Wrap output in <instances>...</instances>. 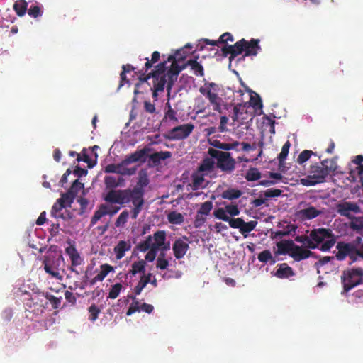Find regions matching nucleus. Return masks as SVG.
I'll list each match as a JSON object with an SVG mask.
<instances>
[{"mask_svg": "<svg viewBox=\"0 0 363 363\" xmlns=\"http://www.w3.org/2000/svg\"><path fill=\"white\" fill-rule=\"evenodd\" d=\"M145 60L146 62L145 63V67L138 71L139 82L135 84L134 94L136 95L139 93L138 88L140 85L147 84L150 87V90L152 91V98L157 101L158 93L163 91L165 85H167L168 83L167 72L165 74V71L167 68V63L169 61L167 60V61L160 62L155 67V69L147 74L148 69L152 68L155 63L152 62V61L147 57L145 58Z\"/></svg>", "mask_w": 363, "mask_h": 363, "instance_id": "obj_1", "label": "nucleus"}, {"mask_svg": "<svg viewBox=\"0 0 363 363\" xmlns=\"http://www.w3.org/2000/svg\"><path fill=\"white\" fill-rule=\"evenodd\" d=\"M184 53V51L183 50H179L174 53V55H172L168 57V61L172 62L170 68L167 70V91L169 92L174 82L177 80L179 74L187 66L190 67L196 76H204L203 67L197 61L199 58L198 56L195 57L194 59L188 60L182 66L179 65L178 62L184 60L186 57Z\"/></svg>", "mask_w": 363, "mask_h": 363, "instance_id": "obj_2", "label": "nucleus"}, {"mask_svg": "<svg viewBox=\"0 0 363 363\" xmlns=\"http://www.w3.org/2000/svg\"><path fill=\"white\" fill-rule=\"evenodd\" d=\"M259 43V39L252 38L247 41L242 38L233 45H223L221 48L222 55L223 57L230 55L229 59L230 61L243 52H245V56H255L258 50L261 49Z\"/></svg>", "mask_w": 363, "mask_h": 363, "instance_id": "obj_3", "label": "nucleus"}, {"mask_svg": "<svg viewBox=\"0 0 363 363\" xmlns=\"http://www.w3.org/2000/svg\"><path fill=\"white\" fill-rule=\"evenodd\" d=\"M311 242L315 245L312 250L319 248L322 252L330 251L336 242L335 236L329 228H314L310 231Z\"/></svg>", "mask_w": 363, "mask_h": 363, "instance_id": "obj_4", "label": "nucleus"}, {"mask_svg": "<svg viewBox=\"0 0 363 363\" xmlns=\"http://www.w3.org/2000/svg\"><path fill=\"white\" fill-rule=\"evenodd\" d=\"M363 269L361 267L352 268L343 271L341 276V283L343 290L342 294L347 293L352 289L362 284Z\"/></svg>", "mask_w": 363, "mask_h": 363, "instance_id": "obj_5", "label": "nucleus"}, {"mask_svg": "<svg viewBox=\"0 0 363 363\" xmlns=\"http://www.w3.org/2000/svg\"><path fill=\"white\" fill-rule=\"evenodd\" d=\"M220 90L218 84L215 82H205L200 86L199 91L204 96L213 106V109L216 111H221L222 99L218 96Z\"/></svg>", "mask_w": 363, "mask_h": 363, "instance_id": "obj_6", "label": "nucleus"}, {"mask_svg": "<svg viewBox=\"0 0 363 363\" xmlns=\"http://www.w3.org/2000/svg\"><path fill=\"white\" fill-rule=\"evenodd\" d=\"M208 154L214 159L217 160V167L224 172H231L235 167V160L229 152H223L216 149L210 147Z\"/></svg>", "mask_w": 363, "mask_h": 363, "instance_id": "obj_7", "label": "nucleus"}, {"mask_svg": "<svg viewBox=\"0 0 363 363\" xmlns=\"http://www.w3.org/2000/svg\"><path fill=\"white\" fill-rule=\"evenodd\" d=\"M336 169V163L333 160H324L320 164H316L311 167L310 173L319 182L323 183L330 172Z\"/></svg>", "mask_w": 363, "mask_h": 363, "instance_id": "obj_8", "label": "nucleus"}, {"mask_svg": "<svg viewBox=\"0 0 363 363\" xmlns=\"http://www.w3.org/2000/svg\"><path fill=\"white\" fill-rule=\"evenodd\" d=\"M132 198L130 189L123 190L111 189L104 196V200L110 203L123 205L130 202Z\"/></svg>", "mask_w": 363, "mask_h": 363, "instance_id": "obj_9", "label": "nucleus"}, {"mask_svg": "<svg viewBox=\"0 0 363 363\" xmlns=\"http://www.w3.org/2000/svg\"><path fill=\"white\" fill-rule=\"evenodd\" d=\"M194 125L186 123L176 126L168 131L165 138L169 140H181L187 138L193 132Z\"/></svg>", "mask_w": 363, "mask_h": 363, "instance_id": "obj_10", "label": "nucleus"}, {"mask_svg": "<svg viewBox=\"0 0 363 363\" xmlns=\"http://www.w3.org/2000/svg\"><path fill=\"white\" fill-rule=\"evenodd\" d=\"M150 180L145 170L140 171L136 185L130 189L133 197L144 199L145 188L149 184Z\"/></svg>", "mask_w": 363, "mask_h": 363, "instance_id": "obj_11", "label": "nucleus"}, {"mask_svg": "<svg viewBox=\"0 0 363 363\" xmlns=\"http://www.w3.org/2000/svg\"><path fill=\"white\" fill-rule=\"evenodd\" d=\"M357 247L356 239L352 242H339L336 245L337 252L335 255L337 259L340 261L344 260L349 255L357 253Z\"/></svg>", "mask_w": 363, "mask_h": 363, "instance_id": "obj_12", "label": "nucleus"}, {"mask_svg": "<svg viewBox=\"0 0 363 363\" xmlns=\"http://www.w3.org/2000/svg\"><path fill=\"white\" fill-rule=\"evenodd\" d=\"M188 241L189 238L185 235L176 239L172 245V250L176 259H180L185 256L189 249Z\"/></svg>", "mask_w": 363, "mask_h": 363, "instance_id": "obj_13", "label": "nucleus"}, {"mask_svg": "<svg viewBox=\"0 0 363 363\" xmlns=\"http://www.w3.org/2000/svg\"><path fill=\"white\" fill-rule=\"evenodd\" d=\"M314 253L308 248H304L295 244L291 253H290V257H292L294 261L300 262L312 257Z\"/></svg>", "mask_w": 363, "mask_h": 363, "instance_id": "obj_14", "label": "nucleus"}, {"mask_svg": "<svg viewBox=\"0 0 363 363\" xmlns=\"http://www.w3.org/2000/svg\"><path fill=\"white\" fill-rule=\"evenodd\" d=\"M66 254L69 256L71 260V267L70 269L72 272H74V267L81 265L83 262V259L81 257L79 253L78 252L77 248L74 245H69L65 249Z\"/></svg>", "mask_w": 363, "mask_h": 363, "instance_id": "obj_15", "label": "nucleus"}, {"mask_svg": "<svg viewBox=\"0 0 363 363\" xmlns=\"http://www.w3.org/2000/svg\"><path fill=\"white\" fill-rule=\"evenodd\" d=\"M274 275L279 279H288L295 275L294 269L286 263H281L277 265V269Z\"/></svg>", "mask_w": 363, "mask_h": 363, "instance_id": "obj_16", "label": "nucleus"}, {"mask_svg": "<svg viewBox=\"0 0 363 363\" xmlns=\"http://www.w3.org/2000/svg\"><path fill=\"white\" fill-rule=\"evenodd\" d=\"M130 249L131 244L130 241L120 240L113 249L116 259H121L125 256V252L130 250Z\"/></svg>", "mask_w": 363, "mask_h": 363, "instance_id": "obj_17", "label": "nucleus"}, {"mask_svg": "<svg viewBox=\"0 0 363 363\" xmlns=\"http://www.w3.org/2000/svg\"><path fill=\"white\" fill-rule=\"evenodd\" d=\"M295 243L292 240H283L277 242V250L275 252L277 255H286L290 256Z\"/></svg>", "mask_w": 363, "mask_h": 363, "instance_id": "obj_18", "label": "nucleus"}, {"mask_svg": "<svg viewBox=\"0 0 363 363\" xmlns=\"http://www.w3.org/2000/svg\"><path fill=\"white\" fill-rule=\"evenodd\" d=\"M322 213L323 211L321 210H318L315 207L312 206L301 209L298 211V216L302 220H311L318 217Z\"/></svg>", "mask_w": 363, "mask_h": 363, "instance_id": "obj_19", "label": "nucleus"}, {"mask_svg": "<svg viewBox=\"0 0 363 363\" xmlns=\"http://www.w3.org/2000/svg\"><path fill=\"white\" fill-rule=\"evenodd\" d=\"M358 209L359 208L356 204L350 202H344L337 206L338 213L346 217H350L351 212H357Z\"/></svg>", "mask_w": 363, "mask_h": 363, "instance_id": "obj_20", "label": "nucleus"}, {"mask_svg": "<svg viewBox=\"0 0 363 363\" xmlns=\"http://www.w3.org/2000/svg\"><path fill=\"white\" fill-rule=\"evenodd\" d=\"M146 155V150L142 149L140 150H137L133 153L126 156V157L123 160V164H130L137 162H144L145 156Z\"/></svg>", "mask_w": 363, "mask_h": 363, "instance_id": "obj_21", "label": "nucleus"}, {"mask_svg": "<svg viewBox=\"0 0 363 363\" xmlns=\"http://www.w3.org/2000/svg\"><path fill=\"white\" fill-rule=\"evenodd\" d=\"M172 157V152L169 151H160L151 154L149 156L150 161L152 162L154 166H157L160 164L162 160H165Z\"/></svg>", "mask_w": 363, "mask_h": 363, "instance_id": "obj_22", "label": "nucleus"}, {"mask_svg": "<svg viewBox=\"0 0 363 363\" xmlns=\"http://www.w3.org/2000/svg\"><path fill=\"white\" fill-rule=\"evenodd\" d=\"M213 159L211 157L203 158L197 169L198 173L204 174L213 171L215 167V162Z\"/></svg>", "mask_w": 363, "mask_h": 363, "instance_id": "obj_23", "label": "nucleus"}, {"mask_svg": "<svg viewBox=\"0 0 363 363\" xmlns=\"http://www.w3.org/2000/svg\"><path fill=\"white\" fill-rule=\"evenodd\" d=\"M154 239L152 242V247L156 250H160L165 244L166 241V233L164 230H157L152 236Z\"/></svg>", "mask_w": 363, "mask_h": 363, "instance_id": "obj_24", "label": "nucleus"}, {"mask_svg": "<svg viewBox=\"0 0 363 363\" xmlns=\"http://www.w3.org/2000/svg\"><path fill=\"white\" fill-rule=\"evenodd\" d=\"M124 179L121 177H115L113 176H106L104 177V184L107 188H116L122 186L124 184Z\"/></svg>", "mask_w": 363, "mask_h": 363, "instance_id": "obj_25", "label": "nucleus"}, {"mask_svg": "<svg viewBox=\"0 0 363 363\" xmlns=\"http://www.w3.org/2000/svg\"><path fill=\"white\" fill-rule=\"evenodd\" d=\"M106 204L102 203L99 206L91 218L90 227H93L104 216L107 215Z\"/></svg>", "mask_w": 363, "mask_h": 363, "instance_id": "obj_26", "label": "nucleus"}, {"mask_svg": "<svg viewBox=\"0 0 363 363\" xmlns=\"http://www.w3.org/2000/svg\"><path fill=\"white\" fill-rule=\"evenodd\" d=\"M130 202H132L134 206L133 208L131 210V218L133 219H136L138 214L140 213L143 208L145 200L144 199L133 197L130 200Z\"/></svg>", "mask_w": 363, "mask_h": 363, "instance_id": "obj_27", "label": "nucleus"}, {"mask_svg": "<svg viewBox=\"0 0 363 363\" xmlns=\"http://www.w3.org/2000/svg\"><path fill=\"white\" fill-rule=\"evenodd\" d=\"M151 277V273H148L147 274H143V276H141L140 281L134 288V293L135 296L140 294L143 289L147 286L148 283L150 282Z\"/></svg>", "mask_w": 363, "mask_h": 363, "instance_id": "obj_28", "label": "nucleus"}, {"mask_svg": "<svg viewBox=\"0 0 363 363\" xmlns=\"http://www.w3.org/2000/svg\"><path fill=\"white\" fill-rule=\"evenodd\" d=\"M242 194V191L233 188H229L223 191L220 196L224 199L232 201L240 198Z\"/></svg>", "mask_w": 363, "mask_h": 363, "instance_id": "obj_29", "label": "nucleus"}, {"mask_svg": "<svg viewBox=\"0 0 363 363\" xmlns=\"http://www.w3.org/2000/svg\"><path fill=\"white\" fill-rule=\"evenodd\" d=\"M146 262L144 259H140L138 262H134L131 265V269L129 273L135 276L138 273H143L145 274Z\"/></svg>", "mask_w": 363, "mask_h": 363, "instance_id": "obj_30", "label": "nucleus"}, {"mask_svg": "<svg viewBox=\"0 0 363 363\" xmlns=\"http://www.w3.org/2000/svg\"><path fill=\"white\" fill-rule=\"evenodd\" d=\"M65 208V206L60 202L59 199H57L56 202L52 207L51 216L56 218H61L62 219H65L66 217L61 213L62 210Z\"/></svg>", "mask_w": 363, "mask_h": 363, "instance_id": "obj_31", "label": "nucleus"}, {"mask_svg": "<svg viewBox=\"0 0 363 363\" xmlns=\"http://www.w3.org/2000/svg\"><path fill=\"white\" fill-rule=\"evenodd\" d=\"M28 9V3L25 0H17L13 4V10L16 14L21 17L26 14Z\"/></svg>", "mask_w": 363, "mask_h": 363, "instance_id": "obj_32", "label": "nucleus"}, {"mask_svg": "<svg viewBox=\"0 0 363 363\" xmlns=\"http://www.w3.org/2000/svg\"><path fill=\"white\" fill-rule=\"evenodd\" d=\"M167 220L172 224L181 225L184 223V218L181 213L174 211L168 213Z\"/></svg>", "mask_w": 363, "mask_h": 363, "instance_id": "obj_33", "label": "nucleus"}, {"mask_svg": "<svg viewBox=\"0 0 363 363\" xmlns=\"http://www.w3.org/2000/svg\"><path fill=\"white\" fill-rule=\"evenodd\" d=\"M204 175L205 174L203 173L199 174L198 172L192 174V183L191 186L193 190H198L202 187L204 182Z\"/></svg>", "mask_w": 363, "mask_h": 363, "instance_id": "obj_34", "label": "nucleus"}, {"mask_svg": "<svg viewBox=\"0 0 363 363\" xmlns=\"http://www.w3.org/2000/svg\"><path fill=\"white\" fill-rule=\"evenodd\" d=\"M239 142L235 141L231 143H221L218 140H215L213 143V145L218 149L224 150H230L235 149L239 145Z\"/></svg>", "mask_w": 363, "mask_h": 363, "instance_id": "obj_35", "label": "nucleus"}, {"mask_svg": "<svg viewBox=\"0 0 363 363\" xmlns=\"http://www.w3.org/2000/svg\"><path fill=\"white\" fill-rule=\"evenodd\" d=\"M257 258L259 262L263 263L270 262L271 264H274L276 262L275 258L272 257V253L269 250L262 251L258 255Z\"/></svg>", "mask_w": 363, "mask_h": 363, "instance_id": "obj_36", "label": "nucleus"}, {"mask_svg": "<svg viewBox=\"0 0 363 363\" xmlns=\"http://www.w3.org/2000/svg\"><path fill=\"white\" fill-rule=\"evenodd\" d=\"M257 221L256 220H251L250 222H245L243 221V224L242 225V228H240V233L243 235L245 237L247 236V234L252 231L257 226Z\"/></svg>", "mask_w": 363, "mask_h": 363, "instance_id": "obj_37", "label": "nucleus"}, {"mask_svg": "<svg viewBox=\"0 0 363 363\" xmlns=\"http://www.w3.org/2000/svg\"><path fill=\"white\" fill-rule=\"evenodd\" d=\"M152 247V237L151 235H149L146 238V239L142 242H140L137 245V249L140 250V252H146L147 250H150V249Z\"/></svg>", "mask_w": 363, "mask_h": 363, "instance_id": "obj_38", "label": "nucleus"}, {"mask_svg": "<svg viewBox=\"0 0 363 363\" xmlns=\"http://www.w3.org/2000/svg\"><path fill=\"white\" fill-rule=\"evenodd\" d=\"M74 198L75 196H73V194L67 191V192L62 194L61 197L58 199L65 206V207H70Z\"/></svg>", "mask_w": 363, "mask_h": 363, "instance_id": "obj_39", "label": "nucleus"}, {"mask_svg": "<svg viewBox=\"0 0 363 363\" xmlns=\"http://www.w3.org/2000/svg\"><path fill=\"white\" fill-rule=\"evenodd\" d=\"M290 147L291 143L289 140H287L282 146L281 151L278 156L279 166H282L283 163L284 162V160L289 154Z\"/></svg>", "mask_w": 363, "mask_h": 363, "instance_id": "obj_40", "label": "nucleus"}, {"mask_svg": "<svg viewBox=\"0 0 363 363\" xmlns=\"http://www.w3.org/2000/svg\"><path fill=\"white\" fill-rule=\"evenodd\" d=\"M129 298L132 299V303H130L126 315L128 316L131 315L132 314L135 313L137 311H140V303L136 299L135 296H129Z\"/></svg>", "mask_w": 363, "mask_h": 363, "instance_id": "obj_41", "label": "nucleus"}, {"mask_svg": "<svg viewBox=\"0 0 363 363\" xmlns=\"http://www.w3.org/2000/svg\"><path fill=\"white\" fill-rule=\"evenodd\" d=\"M295 240L297 242L302 243L304 247L308 249H311V247H315V245L313 244L312 242H311V237L310 234L308 235H297L295 238Z\"/></svg>", "mask_w": 363, "mask_h": 363, "instance_id": "obj_42", "label": "nucleus"}, {"mask_svg": "<svg viewBox=\"0 0 363 363\" xmlns=\"http://www.w3.org/2000/svg\"><path fill=\"white\" fill-rule=\"evenodd\" d=\"M213 216L219 220L228 222L230 219V216H228L227 211L225 207V208H218L214 210Z\"/></svg>", "mask_w": 363, "mask_h": 363, "instance_id": "obj_43", "label": "nucleus"}, {"mask_svg": "<svg viewBox=\"0 0 363 363\" xmlns=\"http://www.w3.org/2000/svg\"><path fill=\"white\" fill-rule=\"evenodd\" d=\"M43 296L46 299H48L50 301V303L52 305V307L54 309H57L60 308L61 301L62 300V297L57 298L48 293L43 294Z\"/></svg>", "mask_w": 363, "mask_h": 363, "instance_id": "obj_44", "label": "nucleus"}, {"mask_svg": "<svg viewBox=\"0 0 363 363\" xmlns=\"http://www.w3.org/2000/svg\"><path fill=\"white\" fill-rule=\"evenodd\" d=\"M128 164H123V161L118 164V174L121 175H128L131 176L135 174L136 172V167L127 168Z\"/></svg>", "mask_w": 363, "mask_h": 363, "instance_id": "obj_45", "label": "nucleus"}, {"mask_svg": "<svg viewBox=\"0 0 363 363\" xmlns=\"http://www.w3.org/2000/svg\"><path fill=\"white\" fill-rule=\"evenodd\" d=\"M128 217L129 212L127 210L122 211L115 222L116 227H123L127 223Z\"/></svg>", "mask_w": 363, "mask_h": 363, "instance_id": "obj_46", "label": "nucleus"}, {"mask_svg": "<svg viewBox=\"0 0 363 363\" xmlns=\"http://www.w3.org/2000/svg\"><path fill=\"white\" fill-rule=\"evenodd\" d=\"M261 177V174L257 168L250 169L245 176L247 181L254 182L257 181Z\"/></svg>", "mask_w": 363, "mask_h": 363, "instance_id": "obj_47", "label": "nucleus"}, {"mask_svg": "<svg viewBox=\"0 0 363 363\" xmlns=\"http://www.w3.org/2000/svg\"><path fill=\"white\" fill-rule=\"evenodd\" d=\"M213 208L212 201H207L202 203L197 213L203 216H208Z\"/></svg>", "mask_w": 363, "mask_h": 363, "instance_id": "obj_48", "label": "nucleus"}, {"mask_svg": "<svg viewBox=\"0 0 363 363\" xmlns=\"http://www.w3.org/2000/svg\"><path fill=\"white\" fill-rule=\"evenodd\" d=\"M88 311L89 313V320L94 322L98 318L101 310L95 304H92L89 307Z\"/></svg>", "mask_w": 363, "mask_h": 363, "instance_id": "obj_49", "label": "nucleus"}, {"mask_svg": "<svg viewBox=\"0 0 363 363\" xmlns=\"http://www.w3.org/2000/svg\"><path fill=\"white\" fill-rule=\"evenodd\" d=\"M84 185L82 182H81L79 179H75L73 182L70 188L68 189V191H69L70 193H72L73 196H74L76 197L78 192L81 189H84Z\"/></svg>", "mask_w": 363, "mask_h": 363, "instance_id": "obj_50", "label": "nucleus"}, {"mask_svg": "<svg viewBox=\"0 0 363 363\" xmlns=\"http://www.w3.org/2000/svg\"><path fill=\"white\" fill-rule=\"evenodd\" d=\"M300 183L306 186H311L317 184H320L319 182L311 173L310 175L307 176L306 177L301 179Z\"/></svg>", "mask_w": 363, "mask_h": 363, "instance_id": "obj_51", "label": "nucleus"}, {"mask_svg": "<svg viewBox=\"0 0 363 363\" xmlns=\"http://www.w3.org/2000/svg\"><path fill=\"white\" fill-rule=\"evenodd\" d=\"M121 289H122V285L120 283H117V284H114L113 286H112L109 291L108 298H109L111 299L116 298L118 296V295L121 291Z\"/></svg>", "mask_w": 363, "mask_h": 363, "instance_id": "obj_52", "label": "nucleus"}, {"mask_svg": "<svg viewBox=\"0 0 363 363\" xmlns=\"http://www.w3.org/2000/svg\"><path fill=\"white\" fill-rule=\"evenodd\" d=\"M225 207L226 208L227 213L230 215V218L237 216L240 214V209L238 206L235 203H231L230 204L225 205Z\"/></svg>", "mask_w": 363, "mask_h": 363, "instance_id": "obj_53", "label": "nucleus"}, {"mask_svg": "<svg viewBox=\"0 0 363 363\" xmlns=\"http://www.w3.org/2000/svg\"><path fill=\"white\" fill-rule=\"evenodd\" d=\"M315 153L312 150H305L300 153L297 158V162L302 164L305 162L308 161L312 155Z\"/></svg>", "mask_w": 363, "mask_h": 363, "instance_id": "obj_54", "label": "nucleus"}, {"mask_svg": "<svg viewBox=\"0 0 363 363\" xmlns=\"http://www.w3.org/2000/svg\"><path fill=\"white\" fill-rule=\"evenodd\" d=\"M166 105L168 107V110L165 113L164 118L177 123L178 118L177 117V112L171 107V105L169 102H167Z\"/></svg>", "mask_w": 363, "mask_h": 363, "instance_id": "obj_55", "label": "nucleus"}, {"mask_svg": "<svg viewBox=\"0 0 363 363\" xmlns=\"http://www.w3.org/2000/svg\"><path fill=\"white\" fill-rule=\"evenodd\" d=\"M243 221L244 220L241 218H230L228 223H229V225L232 228L239 229V230L240 231V228H242Z\"/></svg>", "mask_w": 363, "mask_h": 363, "instance_id": "obj_56", "label": "nucleus"}, {"mask_svg": "<svg viewBox=\"0 0 363 363\" xmlns=\"http://www.w3.org/2000/svg\"><path fill=\"white\" fill-rule=\"evenodd\" d=\"M44 269L46 273L50 274L52 277L60 278V273L57 272L56 269H55L52 266L49 264L48 263L44 264Z\"/></svg>", "mask_w": 363, "mask_h": 363, "instance_id": "obj_57", "label": "nucleus"}, {"mask_svg": "<svg viewBox=\"0 0 363 363\" xmlns=\"http://www.w3.org/2000/svg\"><path fill=\"white\" fill-rule=\"evenodd\" d=\"M244 108L245 106L240 104L234 106L233 116H232L233 121H237L239 120V116L240 114H242Z\"/></svg>", "mask_w": 363, "mask_h": 363, "instance_id": "obj_58", "label": "nucleus"}, {"mask_svg": "<svg viewBox=\"0 0 363 363\" xmlns=\"http://www.w3.org/2000/svg\"><path fill=\"white\" fill-rule=\"evenodd\" d=\"M206 221V218L201 214L196 213L195 216V219L194 221V227L196 228H201Z\"/></svg>", "mask_w": 363, "mask_h": 363, "instance_id": "obj_59", "label": "nucleus"}, {"mask_svg": "<svg viewBox=\"0 0 363 363\" xmlns=\"http://www.w3.org/2000/svg\"><path fill=\"white\" fill-rule=\"evenodd\" d=\"M282 193V191L278 189H268L264 194L267 198H272L279 196Z\"/></svg>", "mask_w": 363, "mask_h": 363, "instance_id": "obj_60", "label": "nucleus"}, {"mask_svg": "<svg viewBox=\"0 0 363 363\" xmlns=\"http://www.w3.org/2000/svg\"><path fill=\"white\" fill-rule=\"evenodd\" d=\"M28 13L31 17L37 18L42 15V11L38 6H31L28 10Z\"/></svg>", "mask_w": 363, "mask_h": 363, "instance_id": "obj_61", "label": "nucleus"}, {"mask_svg": "<svg viewBox=\"0 0 363 363\" xmlns=\"http://www.w3.org/2000/svg\"><path fill=\"white\" fill-rule=\"evenodd\" d=\"M234 40V38L230 33L226 32L222 34L219 38V42L221 44H225L228 41L233 42Z\"/></svg>", "mask_w": 363, "mask_h": 363, "instance_id": "obj_62", "label": "nucleus"}, {"mask_svg": "<svg viewBox=\"0 0 363 363\" xmlns=\"http://www.w3.org/2000/svg\"><path fill=\"white\" fill-rule=\"evenodd\" d=\"M169 266V261L167 259H157L156 267L161 270H164Z\"/></svg>", "mask_w": 363, "mask_h": 363, "instance_id": "obj_63", "label": "nucleus"}, {"mask_svg": "<svg viewBox=\"0 0 363 363\" xmlns=\"http://www.w3.org/2000/svg\"><path fill=\"white\" fill-rule=\"evenodd\" d=\"M118 164H108L105 169L104 172L106 173H118Z\"/></svg>", "mask_w": 363, "mask_h": 363, "instance_id": "obj_64", "label": "nucleus"}]
</instances>
